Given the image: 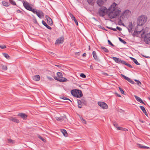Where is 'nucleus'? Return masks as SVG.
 <instances>
[{
	"label": "nucleus",
	"instance_id": "nucleus-1",
	"mask_svg": "<svg viewBox=\"0 0 150 150\" xmlns=\"http://www.w3.org/2000/svg\"><path fill=\"white\" fill-rule=\"evenodd\" d=\"M117 4L114 2L108 9L104 6H101L98 10V14L100 16L103 17L108 12L110 11L109 13H108L109 17L111 19L115 18L120 13L121 11L118 8L116 7Z\"/></svg>",
	"mask_w": 150,
	"mask_h": 150
},
{
	"label": "nucleus",
	"instance_id": "nucleus-2",
	"mask_svg": "<svg viewBox=\"0 0 150 150\" xmlns=\"http://www.w3.org/2000/svg\"><path fill=\"white\" fill-rule=\"evenodd\" d=\"M147 20L146 16L145 15H142L138 17L137 23V26H142L144 24Z\"/></svg>",
	"mask_w": 150,
	"mask_h": 150
},
{
	"label": "nucleus",
	"instance_id": "nucleus-3",
	"mask_svg": "<svg viewBox=\"0 0 150 150\" xmlns=\"http://www.w3.org/2000/svg\"><path fill=\"white\" fill-rule=\"evenodd\" d=\"M57 76L54 77V79L56 80L61 82H65L67 81V79L66 78L62 77V74L61 72H57Z\"/></svg>",
	"mask_w": 150,
	"mask_h": 150
},
{
	"label": "nucleus",
	"instance_id": "nucleus-4",
	"mask_svg": "<svg viewBox=\"0 0 150 150\" xmlns=\"http://www.w3.org/2000/svg\"><path fill=\"white\" fill-rule=\"evenodd\" d=\"M23 4L24 6L27 10L32 11L33 12H34V10L35 9H33L32 7L29 5V3L28 2L23 1Z\"/></svg>",
	"mask_w": 150,
	"mask_h": 150
},
{
	"label": "nucleus",
	"instance_id": "nucleus-5",
	"mask_svg": "<svg viewBox=\"0 0 150 150\" xmlns=\"http://www.w3.org/2000/svg\"><path fill=\"white\" fill-rule=\"evenodd\" d=\"M34 12L33 13H34L36 14L38 17L40 18H41L42 17L44 16V13L43 12L41 11L38 10L37 11L36 9H35L34 10Z\"/></svg>",
	"mask_w": 150,
	"mask_h": 150
},
{
	"label": "nucleus",
	"instance_id": "nucleus-6",
	"mask_svg": "<svg viewBox=\"0 0 150 150\" xmlns=\"http://www.w3.org/2000/svg\"><path fill=\"white\" fill-rule=\"evenodd\" d=\"M98 105L103 109H107L108 108L107 105L105 102H98Z\"/></svg>",
	"mask_w": 150,
	"mask_h": 150
},
{
	"label": "nucleus",
	"instance_id": "nucleus-7",
	"mask_svg": "<svg viewBox=\"0 0 150 150\" xmlns=\"http://www.w3.org/2000/svg\"><path fill=\"white\" fill-rule=\"evenodd\" d=\"M56 120L58 121H60L61 122L63 121H66L67 118L66 116L65 115H64L62 116H61L60 117H56Z\"/></svg>",
	"mask_w": 150,
	"mask_h": 150
},
{
	"label": "nucleus",
	"instance_id": "nucleus-8",
	"mask_svg": "<svg viewBox=\"0 0 150 150\" xmlns=\"http://www.w3.org/2000/svg\"><path fill=\"white\" fill-rule=\"evenodd\" d=\"M64 38L63 36H62L61 37L59 38L56 40L55 44H62L64 41Z\"/></svg>",
	"mask_w": 150,
	"mask_h": 150
},
{
	"label": "nucleus",
	"instance_id": "nucleus-9",
	"mask_svg": "<svg viewBox=\"0 0 150 150\" xmlns=\"http://www.w3.org/2000/svg\"><path fill=\"white\" fill-rule=\"evenodd\" d=\"M45 18L47 20L48 24L50 25H52L53 23L52 19L47 15L45 16Z\"/></svg>",
	"mask_w": 150,
	"mask_h": 150
},
{
	"label": "nucleus",
	"instance_id": "nucleus-10",
	"mask_svg": "<svg viewBox=\"0 0 150 150\" xmlns=\"http://www.w3.org/2000/svg\"><path fill=\"white\" fill-rule=\"evenodd\" d=\"M18 115L25 120L28 117V115L22 112L19 113Z\"/></svg>",
	"mask_w": 150,
	"mask_h": 150
},
{
	"label": "nucleus",
	"instance_id": "nucleus-11",
	"mask_svg": "<svg viewBox=\"0 0 150 150\" xmlns=\"http://www.w3.org/2000/svg\"><path fill=\"white\" fill-rule=\"evenodd\" d=\"M112 58L116 63H122L123 64L122 62L124 61V60H122L120 58L116 57H113Z\"/></svg>",
	"mask_w": 150,
	"mask_h": 150
},
{
	"label": "nucleus",
	"instance_id": "nucleus-12",
	"mask_svg": "<svg viewBox=\"0 0 150 150\" xmlns=\"http://www.w3.org/2000/svg\"><path fill=\"white\" fill-rule=\"evenodd\" d=\"M83 96V94L81 91L79 90H77L76 98H80Z\"/></svg>",
	"mask_w": 150,
	"mask_h": 150
},
{
	"label": "nucleus",
	"instance_id": "nucleus-13",
	"mask_svg": "<svg viewBox=\"0 0 150 150\" xmlns=\"http://www.w3.org/2000/svg\"><path fill=\"white\" fill-rule=\"evenodd\" d=\"M106 0H97V3L98 5L101 6L106 2Z\"/></svg>",
	"mask_w": 150,
	"mask_h": 150
},
{
	"label": "nucleus",
	"instance_id": "nucleus-14",
	"mask_svg": "<svg viewBox=\"0 0 150 150\" xmlns=\"http://www.w3.org/2000/svg\"><path fill=\"white\" fill-rule=\"evenodd\" d=\"M8 119L12 121L18 123L19 121L15 117H11L8 118Z\"/></svg>",
	"mask_w": 150,
	"mask_h": 150
},
{
	"label": "nucleus",
	"instance_id": "nucleus-15",
	"mask_svg": "<svg viewBox=\"0 0 150 150\" xmlns=\"http://www.w3.org/2000/svg\"><path fill=\"white\" fill-rule=\"evenodd\" d=\"M143 30V29H142L141 30L137 31V29L136 28L135 29V30L134 32L132 34L133 36L134 37L135 36L137 35V34H139Z\"/></svg>",
	"mask_w": 150,
	"mask_h": 150
},
{
	"label": "nucleus",
	"instance_id": "nucleus-16",
	"mask_svg": "<svg viewBox=\"0 0 150 150\" xmlns=\"http://www.w3.org/2000/svg\"><path fill=\"white\" fill-rule=\"evenodd\" d=\"M70 16L72 18V20L74 21L76 24L77 25H78V22L76 19L75 17L71 13L70 14Z\"/></svg>",
	"mask_w": 150,
	"mask_h": 150
},
{
	"label": "nucleus",
	"instance_id": "nucleus-17",
	"mask_svg": "<svg viewBox=\"0 0 150 150\" xmlns=\"http://www.w3.org/2000/svg\"><path fill=\"white\" fill-rule=\"evenodd\" d=\"M134 97L135 98V99H136V100L139 102L140 103L143 104H145L143 102V101H142V100L139 97L137 96H136V95L134 96Z\"/></svg>",
	"mask_w": 150,
	"mask_h": 150
},
{
	"label": "nucleus",
	"instance_id": "nucleus-18",
	"mask_svg": "<svg viewBox=\"0 0 150 150\" xmlns=\"http://www.w3.org/2000/svg\"><path fill=\"white\" fill-rule=\"evenodd\" d=\"M33 79L35 81H39L40 79V77L39 75H36L33 77Z\"/></svg>",
	"mask_w": 150,
	"mask_h": 150
},
{
	"label": "nucleus",
	"instance_id": "nucleus-19",
	"mask_svg": "<svg viewBox=\"0 0 150 150\" xmlns=\"http://www.w3.org/2000/svg\"><path fill=\"white\" fill-rule=\"evenodd\" d=\"M77 90H72L71 91V94L74 97H76V92H77Z\"/></svg>",
	"mask_w": 150,
	"mask_h": 150
},
{
	"label": "nucleus",
	"instance_id": "nucleus-20",
	"mask_svg": "<svg viewBox=\"0 0 150 150\" xmlns=\"http://www.w3.org/2000/svg\"><path fill=\"white\" fill-rule=\"evenodd\" d=\"M42 23L43 25L45 26L48 29L50 30L51 29V27L48 25L44 21H42Z\"/></svg>",
	"mask_w": 150,
	"mask_h": 150
},
{
	"label": "nucleus",
	"instance_id": "nucleus-21",
	"mask_svg": "<svg viewBox=\"0 0 150 150\" xmlns=\"http://www.w3.org/2000/svg\"><path fill=\"white\" fill-rule=\"evenodd\" d=\"M137 146L143 149H149V147L147 146H144L140 144H137Z\"/></svg>",
	"mask_w": 150,
	"mask_h": 150
},
{
	"label": "nucleus",
	"instance_id": "nucleus-22",
	"mask_svg": "<svg viewBox=\"0 0 150 150\" xmlns=\"http://www.w3.org/2000/svg\"><path fill=\"white\" fill-rule=\"evenodd\" d=\"M61 132L66 137L68 136V134L66 131L64 129H62L61 130Z\"/></svg>",
	"mask_w": 150,
	"mask_h": 150
},
{
	"label": "nucleus",
	"instance_id": "nucleus-23",
	"mask_svg": "<svg viewBox=\"0 0 150 150\" xmlns=\"http://www.w3.org/2000/svg\"><path fill=\"white\" fill-rule=\"evenodd\" d=\"M130 58L137 65H139L140 64L137 62V60L135 58L132 57H130Z\"/></svg>",
	"mask_w": 150,
	"mask_h": 150
},
{
	"label": "nucleus",
	"instance_id": "nucleus-24",
	"mask_svg": "<svg viewBox=\"0 0 150 150\" xmlns=\"http://www.w3.org/2000/svg\"><path fill=\"white\" fill-rule=\"evenodd\" d=\"M144 41L146 44H148L150 42V37L149 38L145 37L144 38Z\"/></svg>",
	"mask_w": 150,
	"mask_h": 150
},
{
	"label": "nucleus",
	"instance_id": "nucleus-25",
	"mask_svg": "<svg viewBox=\"0 0 150 150\" xmlns=\"http://www.w3.org/2000/svg\"><path fill=\"white\" fill-rule=\"evenodd\" d=\"M0 67L1 68L2 70L4 71H6L7 69V67L5 65L1 64L0 65Z\"/></svg>",
	"mask_w": 150,
	"mask_h": 150
},
{
	"label": "nucleus",
	"instance_id": "nucleus-26",
	"mask_svg": "<svg viewBox=\"0 0 150 150\" xmlns=\"http://www.w3.org/2000/svg\"><path fill=\"white\" fill-rule=\"evenodd\" d=\"M130 11L128 10H127L124 11L122 13L123 14H125V15L130 14Z\"/></svg>",
	"mask_w": 150,
	"mask_h": 150
},
{
	"label": "nucleus",
	"instance_id": "nucleus-27",
	"mask_svg": "<svg viewBox=\"0 0 150 150\" xmlns=\"http://www.w3.org/2000/svg\"><path fill=\"white\" fill-rule=\"evenodd\" d=\"M2 4L4 6L6 7L8 6L9 5L8 2H6L5 1H2Z\"/></svg>",
	"mask_w": 150,
	"mask_h": 150
},
{
	"label": "nucleus",
	"instance_id": "nucleus-28",
	"mask_svg": "<svg viewBox=\"0 0 150 150\" xmlns=\"http://www.w3.org/2000/svg\"><path fill=\"white\" fill-rule=\"evenodd\" d=\"M78 107L79 108H81L82 107V104L81 103L80 100H78Z\"/></svg>",
	"mask_w": 150,
	"mask_h": 150
},
{
	"label": "nucleus",
	"instance_id": "nucleus-29",
	"mask_svg": "<svg viewBox=\"0 0 150 150\" xmlns=\"http://www.w3.org/2000/svg\"><path fill=\"white\" fill-rule=\"evenodd\" d=\"M93 55L94 57V58L96 60H97L98 59L97 57V56L96 54V52L95 51H93Z\"/></svg>",
	"mask_w": 150,
	"mask_h": 150
},
{
	"label": "nucleus",
	"instance_id": "nucleus-30",
	"mask_svg": "<svg viewBox=\"0 0 150 150\" xmlns=\"http://www.w3.org/2000/svg\"><path fill=\"white\" fill-rule=\"evenodd\" d=\"M81 103L82 104H83L85 105H86L87 104L86 101V100L84 98H82L81 99V100H80Z\"/></svg>",
	"mask_w": 150,
	"mask_h": 150
},
{
	"label": "nucleus",
	"instance_id": "nucleus-31",
	"mask_svg": "<svg viewBox=\"0 0 150 150\" xmlns=\"http://www.w3.org/2000/svg\"><path fill=\"white\" fill-rule=\"evenodd\" d=\"M122 62H123V64H124L126 65V66H128V67H129L130 68H132V66L131 65L127 63L125 61H123Z\"/></svg>",
	"mask_w": 150,
	"mask_h": 150
},
{
	"label": "nucleus",
	"instance_id": "nucleus-32",
	"mask_svg": "<svg viewBox=\"0 0 150 150\" xmlns=\"http://www.w3.org/2000/svg\"><path fill=\"white\" fill-rule=\"evenodd\" d=\"M101 48L105 52L108 53L109 52L108 50L105 47L101 46Z\"/></svg>",
	"mask_w": 150,
	"mask_h": 150
},
{
	"label": "nucleus",
	"instance_id": "nucleus-33",
	"mask_svg": "<svg viewBox=\"0 0 150 150\" xmlns=\"http://www.w3.org/2000/svg\"><path fill=\"white\" fill-rule=\"evenodd\" d=\"M133 28V25L132 22H130L129 23V24L128 25V27L127 28H129L130 29H132Z\"/></svg>",
	"mask_w": 150,
	"mask_h": 150
},
{
	"label": "nucleus",
	"instance_id": "nucleus-34",
	"mask_svg": "<svg viewBox=\"0 0 150 150\" xmlns=\"http://www.w3.org/2000/svg\"><path fill=\"white\" fill-rule=\"evenodd\" d=\"M4 56L8 59H9L10 58V56L7 53H3Z\"/></svg>",
	"mask_w": 150,
	"mask_h": 150
},
{
	"label": "nucleus",
	"instance_id": "nucleus-35",
	"mask_svg": "<svg viewBox=\"0 0 150 150\" xmlns=\"http://www.w3.org/2000/svg\"><path fill=\"white\" fill-rule=\"evenodd\" d=\"M126 80H127L128 81L132 84L134 83V82L133 81H132L131 79L128 77L127 78V79Z\"/></svg>",
	"mask_w": 150,
	"mask_h": 150
},
{
	"label": "nucleus",
	"instance_id": "nucleus-36",
	"mask_svg": "<svg viewBox=\"0 0 150 150\" xmlns=\"http://www.w3.org/2000/svg\"><path fill=\"white\" fill-rule=\"evenodd\" d=\"M126 80H127L128 81L132 84L134 83V82L133 81H132L131 79L128 77L127 78V79Z\"/></svg>",
	"mask_w": 150,
	"mask_h": 150
},
{
	"label": "nucleus",
	"instance_id": "nucleus-37",
	"mask_svg": "<svg viewBox=\"0 0 150 150\" xmlns=\"http://www.w3.org/2000/svg\"><path fill=\"white\" fill-rule=\"evenodd\" d=\"M38 137L41 140H42L43 142H46V140L44 138H43L40 135H38Z\"/></svg>",
	"mask_w": 150,
	"mask_h": 150
},
{
	"label": "nucleus",
	"instance_id": "nucleus-38",
	"mask_svg": "<svg viewBox=\"0 0 150 150\" xmlns=\"http://www.w3.org/2000/svg\"><path fill=\"white\" fill-rule=\"evenodd\" d=\"M10 3L13 5H16V2L13 0H9Z\"/></svg>",
	"mask_w": 150,
	"mask_h": 150
},
{
	"label": "nucleus",
	"instance_id": "nucleus-39",
	"mask_svg": "<svg viewBox=\"0 0 150 150\" xmlns=\"http://www.w3.org/2000/svg\"><path fill=\"white\" fill-rule=\"evenodd\" d=\"M118 129L120 130H122V131H126V130L128 131V130L126 129L123 128L122 127H118Z\"/></svg>",
	"mask_w": 150,
	"mask_h": 150
},
{
	"label": "nucleus",
	"instance_id": "nucleus-40",
	"mask_svg": "<svg viewBox=\"0 0 150 150\" xmlns=\"http://www.w3.org/2000/svg\"><path fill=\"white\" fill-rule=\"evenodd\" d=\"M119 40L121 42L123 43L124 44H125L127 43L126 42H125V41L122 40V39L121 38H119Z\"/></svg>",
	"mask_w": 150,
	"mask_h": 150
},
{
	"label": "nucleus",
	"instance_id": "nucleus-41",
	"mask_svg": "<svg viewBox=\"0 0 150 150\" xmlns=\"http://www.w3.org/2000/svg\"><path fill=\"white\" fill-rule=\"evenodd\" d=\"M61 99H64V100H69L71 102H72V101H71V100H70L68 98L62 96V97H61Z\"/></svg>",
	"mask_w": 150,
	"mask_h": 150
},
{
	"label": "nucleus",
	"instance_id": "nucleus-42",
	"mask_svg": "<svg viewBox=\"0 0 150 150\" xmlns=\"http://www.w3.org/2000/svg\"><path fill=\"white\" fill-rule=\"evenodd\" d=\"M93 0H87V2L89 4L92 5L93 4Z\"/></svg>",
	"mask_w": 150,
	"mask_h": 150
},
{
	"label": "nucleus",
	"instance_id": "nucleus-43",
	"mask_svg": "<svg viewBox=\"0 0 150 150\" xmlns=\"http://www.w3.org/2000/svg\"><path fill=\"white\" fill-rule=\"evenodd\" d=\"M118 23L119 24H121L122 25L124 26H125V25L123 23H122V21L121 19H119V20L118 21Z\"/></svg>",
	"mask_w": 150,
	"mask_h": 150
},
{
	"label": "nucleus",
	"instance_id": "nucleus-44",
	"mask_svg": "<svg viewBox=\"0 0 150 150\" xmlns=\"http://www.w3.org/2000/svg\"><path fill=\"white\" fill-rule=\"evenodd\" d=\"M108 43L109 45H110L112 47H114L115 45L112 43L111 42V41L109 40H108Z\"/></svg>",
	"mask_w": 150,
	"mask_h": 150
},
{
	"label": "nucleus",
	"instance_id": "nucleus-45",
	"mask_svg": "<svg viewBox=\"0 0 150 150\" xmlns=\"http://www.w3.org/2000/svg\"><path fill=\"white\" fill-rule=\"evenodd\" d=\"M8 142L9 143H14V141L11 139H8Z\"/></svg>",
	"mask_w": 150,
	"mask_h": 150
},
{
	"label": "nucleus",
	"instance_id": "nucleus-46",
	"mask_svg": "<svg viewBox=\"0 0 150 150\" xmlns=\"http://www.w3.org/2000/svg\"><path fill=\"white\" fill-rule=\"evenodd\" d=\"M80 76L83 78H86V76L85 74L83 73H81L80 75Z\"/></svg>",
	"mask_w": 150,
	"mask_h": 150
},
{
	"label": "nucleus",
	"instance_id": "nucleus-47",
	"mask_svg": "<svg viewBox=\"0 0 150 150\" xmlns=\"http://www.w3.org/2000/svg\"><path fill=\"white\" fill-rule=\"evenodd\" d=\"M119 90L121 92V93L123 94H124V91L120 87H119Z\"/></svg>",
	"mask_w": 150,
	"mask_h": 150
},
{
	"label": "nucleus",
	"instance_id": "nucleus-48",
	"mask_svg": "<svg viewBox=\"0 0 150 150\" xmlns=\"http://www.w3.org/2000/svg\"><path fill=\"white\" fill-rule=\"evenodd\" d=\"M139 107L142 110V111L143 112L146 110L145 108L143 106H140Z\"/></svg>",
	"mask_w": 150,
	"mask_h": 150
},
{
	"label": "nucleus",
	"instance_id": "nucleus-49",
	"mask_svg": "<svg viewBox=\"0 0 150 150\" xmlns=\"http://www.w3.org/2000/svg\"><path fill=\"white\" fill-rule=\"evenodd\" d=\"M81 119L83 123L84 124H86V122L85 119H84L82 118H81Z\"/></svg>",
	"mask_w": 150,
	"mask_h": 150
},
{
	"label": "nucleus",
	"instance_id": "nucleus-50",
	"mask_svg": "<svg viewBox=\"0 0 150 150\" xmlns=\"http://www.w3.org/2000/svg\"><path fill=\"white\" fill-rule=\"evenodd\" d=\"M0 48L1 49H4L6 48V46L4 45H0Z\"/></svg>",
	"mask_w": 150,
	"mask_h": 150
},
{
	"label": "nucleus",
	"instance_id": "nucleus-51",
	"mask_svg": "<svg viewBox=\"0 0 150 150\" xmlns=\"http://www.w3.org/2000/svg\"><path fill=\"white\" fill-rule=\"evenodd\" d=\"M137 83L139 86H140L142 85L141 82L139 80L138 81H137Z\"/></svg>",
	"mask_w": 150,
	"mask_h": 150
},
{
	"label": "nucleus",
	"instance_id": "nucleus-52",
	"mask_svg": "<svg viewBox=\"0 0 150 150\" xmlns=\"http://www.w3.org/2000/svg\"><path fill=\"white\" fill-rule=\"evenodd\" d=\"M113 125L117 129H118V127H119V126L117 123H115L113 124Z\"/></svg>",
	"mask_w": 150,
	"mask_h": 150
},
{
	"label": "nucleus",
	"instance_id": "nucleus-53",
	"mask_svg": "<svg viewBox=\"0 0 150 150\" xmlns=\"http://www.w3.org/2000/svg\"><path fill=\"white\" fill-rule=\"evenodd\" d=\"M109 28L112 30H113L114 31H116L117 30V29L115 28H111V27H110V28Z\"/></svg>",
	"mask_w": 150,
	"mask_h": 150
},
{
	"label": "nucleus",
	"instance_id": "nucleus-54",
	"mask_svg": "<svg viewBox=\"0 0 150 150\" xmlns=\"http://www.w3.org/2000/svg\"><path fill=\"white\" fill-rule=\"evenodd\" d=\"M121 76L124 78V79L126 80L127 79L128 77L126 76H125L124 75L121 74Z\"/></svg>",
	"mask_w": 150,
	"mask_h": 150
},
{
	"label": "nucleus",
	"instance_id": "nucleus-55",
	"mask_svg": "<svg viewBox=\"0 0 150 150\" xmlns=\"http://www.w3.org/2000/svg\"><path fill=\"white\" fill-rule=\"evenodd\" d=\"M116 29H117L119 31H121L122 30V28L118 26L117 27Z\"/></svg>",
	"mask_w": 150,
	"mask_h": 150
},
{
	"label": "nucleus",
	"instance_id": "nucleus-56",
	"mask_svg": "<svg viewBox=\"0 0 150 150\" xmlns=\"http://www.w3.org/2000/svg\"><path fill=\"white\" fill-rule=\"evenodd\" d=\"M143 112L146 115V116L148 117V114L147 113L146 110L144 111Z\"/></svg>",
	"mask_w": 150,
	"mask_h": 150
},
{
	"label": "nucleus",
	"instance_id": "nucleus-57",
	"mask_svg": "<svg viewBox=\"0 0 150 150\" xmlns=\"http://www.w3.org/2000/svg\"><path fill=\"white\" fill-rule=\"evenodd\" d=\"M142 56L144 57H145L146 58H150V57H149V56H145V55H142Z\"/></svg>",
	"mask_w": 150,
	"mask_h": 150
},
{
	"label": "nucleus",
	"instance_id": "nucleus-58",
	"mask_svg": "<svg viewBox=\"0 0 150 150\" xmlns=\"http://www.w3.org/2000/svg\"><path fill=\"white\" fill-rule=\"evenodd\" d=\"M86 53H84L83 54V57H85L86 56Z\"/></svg>",
	"mask_w": 150,
	"mask_h": 150
},
{
	"label": "nucleus",
	"instance_id": "nucleus-59",
	"mask_svg": "<svg viewBox=\"0 0 150 150\" xmlns=\"http://www.w3.org/2000/svg\"><path fill=\"white\" fill-rule=\"evenodd\" d=\"M139 121L142 122V123H144V121H143V120H139Z\"/></svg>",
	"mask_w": 150,
	"mask_h": 150
},
{
	"label": "nucleus",
	"instance_id": "nucleus-60",
	"mask_svg": "<svg viewBox=\"0 0 150 150\" xmlns=\"http://www.w3.org/2000/svg\"><path fill=\"white\" fill-rule=\"evenodd\" d=\"M127 29H128V30L129 32V33L131 32V31L132 30V29H130L129 28H127Z\"/></svg>",
	"mask_w": 150,
	"mask_h": 150
},
{
	"label": "nucleus",
	"instance_id": "nucleus-61",
	"mask_svg": "<svg viewBox=\"0 0 150 150\" xmlns=\"http://www.w3.org/2000/svg\"><path fill=\"white\" fill-rule=\"evenodd\" d=\"M55 66H57V67H58L59 68H60L61 67V66L60 65H55Z\"/></svg>",
	"mask_w": 150,
	"mask_h": 150
},
{
	"label": "nucleus",
	"instance_id": "nucleus-62",
	"mask_svg": "<svg viewBox=\"0 0 150 150\" xmlns=\"http://www.w3.org/2000/svg\"><path fill=\"white\" fill-rule=\"evenodd\" d=\"M48 78L50 79V80H51L52 79H53L51 77H48Z\"/></svg>",
	"mask_w": 150,
	"mask_h": 150
},
{
	"label": "nucleus",
	"instance_id": "nucleus-63",
	"mask_svg": "<svg viewBox=\"0 0 150 150\" xmlns=\"http://www.w3.org/2000/svg\"><path fill=\"white\" fill-rule=\"evenodd\" d=\"M116 94L119 97H121V96L120 95H119L118 94H117V93H116Z\"/></svg>",
	"mask_w": 150,
	"mask_h": 150
},
{
	"label": "nucleus",
	"instance_id": "nucleus-64",
	"mask_svg": "<svg viewBox=\"0 0 150 150\" xmlns=\"http://www.w3.org/2000/svg\"><path fill=\"white\" fill-rule=\"evenodd\" d=\"M134 81L137 82V81H138V80H136V79H135L134 80Z\"/></svg>",
	"mask_w": 150,
	"mask_h": 150
}]
</instances>
